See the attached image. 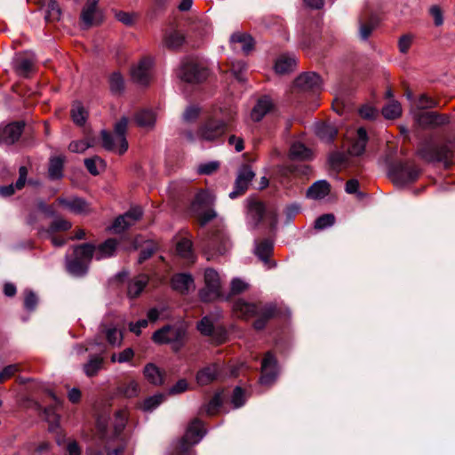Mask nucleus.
Listing matches in <instances>:
<instances>
[{
	"instance_id": "f257e3e1",
	"label": "nucleus",
	"mask_w": 455,
	"mask_h": 455,
	"mask_svg": "<svg viewBox=\"0 0 455 455\" xmlns=\"http://www.w3.org/2000/svg\"><path fill=\"white\" fill-rule=\"evenodd\" d=\"M417 155L425 162L442 163L448 168L452 164L455 156V137L446 140L443 144H438L432 139L425 140L419 144Z\"/></svg>"
},
{
	"instance_id": "f03ea898",
	"label": "nucleus",
	"mask_w": 455,
	"mask_h": 455,
	"mask_svg": "<svg viewBox=\"0 0 455 455\" xmlns=\"http://www.w3.org/2000/svg\"><path fill=\"white\" fill-rule=\"evenodd\" d=\"M215 199V196L209 190H201L196 195L193 208L196 211L204 210L199 213V222L202 227L217 217L216 212L210 208L213 205Z\"/></svg>"
},
{
	"instance_id": "7ed1b4c3",
	"label": "nucleus",
	"mask_w": 455,
	"mask_h": 455,
	"mask_svg": "<svg viewBox=\"0 0 455 455\" xmlns=\"http://www.w3.org/2000/svg\"><path fill=\"white\" fill-rule=\"evenodd\" d=\"M226 130L227 123L225 121L209 119L200 126L197 136L204 141H216L224 135Z\"/></svg>"
},
{
	"instance_id": "20e7f679",
	"label": "nucleus",
	"mask_w": 455,
	"mask_h": 455,
	"mask_svg": "<svg viewBox=\"0 0 455 455\" xmlns=\"http://www.w3.org/2000/svg\"><path fill=\"white\" fill-rule=\"evenodd\" d=\"M209 75V71L204 66L193 61L186 60L182 63L179 76L187 83H201L205 80Z\"/></svg>"
},
{
	"instance_id": "39448f33",
	"label": "nucleus",
	"mask_w": 455,
	"mask_h": 455,
	"mask_svg": "<svg viewBox=\"0 0 455 455\" xmlns=\"http://www.w3.org/2000/svg\"><path fill=\"white\" fill-rule=\"evenodd\" d=\"M419 170L400 163L391 167L390 175L397 186H403L415 181L419 177Z\"/></svg>"
},
{
	"instance_id": "423d86ee",
	"label": "nucleus",
	"mask_w": 455,
	"mask_h": 455,
	"mask_svg": "<svg viewBox=\"0 0 455 455\" xmlns=\"http://www.w3.org/2000/svg\"><path fill=\"white\" fill-rule=\"evenodd\" d=\"M254 177L255 173L251 168L249 165H243L238 170L234 189L229 193L228 196L231 199H235L243 195L248 189Z\"/></svg>"
},
{
	"instance_id": "0eeeda50",
	"label": "nucleus",
	"mask_w": 455,
	"mask_h": 455,
	"mask_svg": "<svg viewBox=\"0 0 455 455\" xmlns=\"http://www.w3.org/2000/svg\"><path fill=\"white\" fill-rule=\"evenodd\" d=\"M153 59L150 57L143 58L136 66L132 68V77L133 81L140 85L146 86L151 79V68L153 67Z\"/></svg>"
},
{
	"instance_id": "6e6552de",
	"label": "nucleus",
	"mask_w": 455,
	"mask_h": 455,
	"mask_svg": "<svg viewBox=\"0 0 455 455\" xmlns=\"http://www.w3.org/2000/svg\"><path fill=\"white\" fill-rule=\"evenodd\" d=\"M99 0H88L81 12V20L84 28L99 25L102 20V15L98 9Z\"/></svg>"
},
{
	"instance_id": "1a4fd4ad",
	"label": "nucleus",
	"mask_w": 455,
	"mask_h": 455,
	"mask_svg": "<svg viewBox=\"0 0 455 455\" xmlns=\"http://www.w3.org/2000/svg\"><path fill=\"white\" fill-rule=\"evenodd\" d=\"M56 203L63 206L70 212L77 215L87 214L91 211L88 203L84 199L77 196H60L57 198Z\"/></svg>"
},
{
	"instance_id": "9d476101",
	"label": "nucleus",
	"mask_w": 455,
	"mask_h": 455,
	"mask_svg": "<svg viewBox=\"0 0 455 455\" xmlns=\"http://www.w3.org/2000/svg\"><path fill=\"white\" fill-rule=\"evenodd\" d=\"M294 84L303 91H318L323 86V81L317 73L305 72L295 79Z\"/></svg>"
},
{
	"instance_id": "9b49d317",
	"label": "nucleus",
	"mask_w": 455,
	"mask_h": 455,
	"mask_svg": "<svg viewBox=\"0 0 455 455\" xmlns=\"http://www.w3.org/2000/svg\"><path fill=\"white\" fill-rule=\"evenodd\" d=\"M266 212V207L260 201L255 199L247 200V221L251 227L256 228L262 220Z\"/></svg>"
},
{
	"instance_id": "f8f14e48",
	"label": "nucleus",
	"mask_w": 455,
	"mask_h": 455,
	"mask_svg": "<svg viewBox=\"0 0 455 455\" xmlns=\"http://www.w3.org/2000/svg\"><path fill=\"white\" fill-rule=\"evenodd\" d=\"M35 58L32 55L19 54L13 59V68L18 75L28 76L34 69Z\"/></svg>"
},
{
	"instance_id": "ddd939ff",
	"label": "nucleus",
	"mask_w": 455,
	"mask_h": 455,
	"mask_svg": "<svg viewBox=\"0 0 455 455\" xmlns=\"http://www.w3.org/2000/svg\"><path fill=\"white\" fill-rule=\"evenodd\" d=\"M23 127L24 125L21 123H12L2 127L3 144H14L20 139Z\"/></svg>"
},
{
	"instance_id": "4468645a",
	"label": "nucleus",
	"mask_w": 455,
	"mask_h": 455,
	"mask_svg": "<svg viewBox=\"0 0 455 455\" xmlns=\"http://www.w3.org/2000/svg\"><path fill=\"white\" fill-rule=\"evenodd\" d=\"M274 108L272 100L268 96H263L258 100L253 107L251 116L255 122L260 121Z\"/></svg>"
},
{
	"instance_id": "2eb2a0df",
	"label": "nucleus",
	"mask_w": 455,
	"mask_h": 455,
	"mask_svg": "<svg viewBox=\"0 0 455 455\" xmlns=\"http://www.w3.org/2000/svg\"><path fill=\"white\" fill-rule=\"evenodd\" d=\"M230 43L235 50H237V48L240 47L244 54L251 52L254 46L252 37L244 33L233 34L230 37Z\"/></svg>"
},
{
	"instance_id": "dca6fc26",
	"label": "nucleus",
	"mask_w": 455,
	"mask_h": 455,
	"mask_svg": "<svg viewBox=\"0 0 455 455\" xmlns=\"http://www.w3.org/2000/svg\"><path fill=\"white\" fill-rule=\"evenodd\" d=\"M128 126V118L122 117L115 125L114 132L116 135V140L118 143H120L118 154H124L128 148V142L125 138V133Z\"/></svg>"
},
{
	"instance_id": "f3484780",
	"label": "nucleus",
	"mask_w": 455,
	"mask_h": 455,
	"mask_svg": "<svg viewBox=\"0 0 455 455\" xmlns=\"http://www.w3.org/2000/svg\"><path fill=\"white\" fill-rule=\"evenodd\" d=\"M367 141L368 136L366 130L360 127L357 130L356 139L351 143V146L348 148L349 155L355 156L363 155L365 150Z\"/></svg>"
},
{
	"instance_id": "a211bd4d",
	"label": "nucleus",
	"mask_w": 455,
	"mask_h": 455,
	"mask_svg": "<svg viewBox=\"0 0 455 455\" xmlns=\"http://www.w3.org/2000/svg\"><path fill=\"white\" fill-rule=\"evenodd\" d=\"M329 193L330 184L325 180H320L307 188V197L318 200L325 197Z\"/></svg>"
},
{
	"instance_id": "6ab92c4d",
	"label": "nucleus",
	"mask_w": 455,
	"mask_h": 455,
	"mask_svg": "<svg viewBox=\"0 0 455 455\" xmlns=\"http://www.w3.org/2000/svg\"><path fill=\"white\" fill-rule=\"evenodd\" d=\"M134 120L140 127L151 129L155 126L156 116L151 109H141L137 112Z\"/></svg>"
},
{
	"instance_id": "aec40b11",
	"label": "nucleus",
	"mask_w": 455,
	"mask_h": 455,
	"mask_svg": "<svg viewBox=\"0 0 455 455\" xmlns=\"http://www.w3.org/2000/svg\"><path fill=\"white\" fill-rule=\"evenodd\" d=\"M54 220L47 228H43L41 234L43 235H52L57 231H67L71 228L72 224L70 221L55 215Z\"/></svg>"
},
{
	"instance_id": "412c9836",
	"label": "nucleus",
	"mask_w": 455,
	"mask_h": 455,
	"mask_svg": "<svg viewBox=\"0 0 455 455\" xmlns=\"http://www.w3.org/2000/svg\"><path fill=\"white\" fill-rule=\"evenodd\" d=\"M43 8L45 15L44 19L48 22H55L60 20L61 10L55 0H44Z\"/></svg>"
},
{
	"instance_id": "4be33fe9",
	"label": "nucleus",
	"mask_w": 455,
	"mask_h": 455,
	"mask_svg": "<svg viewBox=\"0 0 455 455\" xmlns=\"http://www.w3.org/2000/svg\"><path fill=\"white\" fill-rule=\"evenodd\" d=\"M64 159L60 156L50 158L48 177L51 180H58L63 177Z\"/></svg>"
},
{
	"instance_id": "5701e85b",
	"label": "nucleus",
	"mask_w": 455,
	"mask_h": 455,
	"mask_svg": "<svg viewBox=\"0 0 455 455\" xmlns=\"http://www.w3.org/2000/svg\"><path fill=\"white\" fill-rule=\"evenodd\" d=\"M296 67V59L294 56L282 55L275 64V70L278 74H286L292 71Z\"/></svg>"
},
{
	"instance_id": "b1692460",
	"label": "nucleus",
	"mask_w": 455,
	"mask_h": 455,
	"mask_svg": "<svg viewBox=\"0 0 455 455\" xmlns=\"http://www.w3.org/2000/svg\"><path fill=\"white\" fill-rule=\"evenodd\" d=\"M290 157L294 160H310L312 152L304 144L296 141L291 146Z\"/></svg>"
},
{
	"instance_id": "393cba45",
	"label": "nucleus",
	"mask_w": 455,
	"mask_h": 455,
	"mask_svg": "<svg viewBox=\"0 0 455 455\" xmlns=\"http://www.w3.org/2000/svg\"><path fill=\"white\" fill-rule=\"evenodd\" d=\"M87 116V111L85 110L82 103L79 101L75 102L71 108V117L73 122L76 124L82 126L85 124Z\"/></svg>"
},
{
	"instance_id": "a878e982",
	"label": "nucleus",
	"mask_w": 455,
	"mask_h": 455,
	"mask_svg": "<svg viewBox=\"0 0 455 455\" xmlns=\"http://www.w3.org/2000/svg\"><path fill=\"white\" fill-rule=\"evenodd\" d=\"M185 42L184 35L177 30L170 31L165 35L164 44L170 49H177Z\"/></svg>"
},
{
	"instance_id": "bb28decb",
	"label": "nucleus",
	"mask_w": 455,
	"mask_h": 455,
	"mask_svg": "<svg viewBox=\"0 0 455 455\" xmlns=\"http://www.w3.org/2000/svg\"><path fill=\"white\" fill-rule=\"evenodd\" d=\"M337 132V129L331 124H321L315 127L316 135L327 142L331 141L336 137Z\"/></svg>"
},
{
	"instance_id": "cd10ccee",
	"label": "nucleus",
	"mask_w": 455,
	"mask_h": 455,
	"mask_svg": "<svg viewBox=\"0 0 455 455\" xmlns=\"http://www.w3.org/2000/svg\"><path fill=\"white\" fill-rule=\"evenodd\" d=\"M413 118L419 126L422 128L434 127V112H413Z\"/></svg>"
},
{
	"instance_id": "c85d7f7f",
	"label": "nucleus",
	"mask_w": 455,
	"mask_h": 455,
	"mask_svg": "<svg viewBox=\"0 0 455 455\" xmlns=\"http://www.w3.org/2000/svg\"><path fill=\"white\" fill-rule=\"evenodd\" d=\"M402 114L401 104L392 100L387 105L382 108V115L386 119H395Z\"/></svg>"
},
{
	"instance_id": "c756f323",
	"label": "nucleus",
	"mask_w": 455,
	"mask_h": 455,
	"mask_svg": "<svg viewBox=\"0 0 455 455\" xmlns=\"http://www.w3.org/2000/svg\"><path fill=\"white\" fill-rule=\"evenodd\" d=\"M109 88L113 94L119 95L124 90V79L119 72H114L109 76Z\"/></svg>"
},
{
	"instance_id": "7c9ffc66",
	"label": "nucleus",
	"mask_w": 455,
	"mask_h": 455,
	"mask_svg": "<svg viewBox=\"0 0 455 455\" xmlns=\"http://www.w3.org/2000/svg\"><path fill=\"white\" fill-rule=\"evenodd\" d=\"M102 146L108 151H115L118 153L120 143L116 140V135L113 136L111 133L103 130L101 132Z\"/></svg>"
},
{
	"instance_id": "2f4dec72",
	"label": "nucleus",
	"mask_w": 455,
	"mask_h": 455,
	"mask_svg": "<svg viewBox=\"0 0 455 455\" xmlns=\"http://www.w3.org/2000/svg\"><path fill=\"white\" fill-rule=\"evenodd\" d=\"M335 222L333 214L328 213L318 217L315 221V228L323 230L331 227Z\"/></svg>"
},
{
	"instance_id": "473e14b6",
	"label": "nucleus",
	"mask_w": 455,
	"mask_h": 455,
	"mask_svg": "<svg viewBox=\"0 0 455 455\" xmlns=\"http://www.w3.org/2000/svg\"><path fill=\"white\" fill-rule=\"evenodd\" d=\"M92 146L93 141L90 139H86L83 140L72 141L68 146V149L73 153H83Z\"/></svg>"
},
{
	"instance_id": "72a5a7b5",
	"label": "nucleus",
	"mask_w": 455,
	"mask_h": 455,
	"mask_svg": "<svg viewBox=\"0 0 455 455\" xmlns=\"http://www.w3.org/2000/svg\"><path fill=\"white\" fill-rule=\"evenodd\" d=\"M200 112L201 108L198 106L190 105L185 109L182 119L186 123H193L198 118Z\"/></svg>"
},
{
	"instance_id": "f704fd0d",
	"label": "nucleus",
	"mask_w": 455,
	"mask_h": 455,
	"mask_svg": "<svg viewBox=\"0 0 455 455\" xmlns=\"http://www.w3.org/2000/svg\"><path fill=\"white\" fill-rule=\"evenodd\" d=\"M246 70V64L243 60H234L231 63V72L238 81L244 80V71Z\"/></svg>"
},
{
	"instance_id": "c9c22d12",
	"label": "nucleus",
	"mask_w": 455,
	"mask_h": 455,
	"mask_svg": "<svg viewBox=\"0 0 455 455\" xmlns=\"http://www.w3.org/2000/svg\"><path fill=\"white\" fill-rule=\"evenodd\" d=\"M438 106L437 101L427 94H421L418 100L417 108L418 111L421 109L433 108Z\"/></svg>"
},
{
	"instance_id": "e433bc0d",
	"label": "nucleus",
	"mask_w": 455,
	"mask_h": 455,
	"mask_svg": "<svg viewBox=\"0 0 455 455\" xmlns=\"http://www.w3.org/2000/svg\"><path fill=\"white\" fill-rule=\"evenodd\" d=\"M98 164H103V161L99 156H94V157H92V158L84 159V165H85L87 171L92 175H94V176L98 175L100 173V171H99V169L97 167Z\"/></svg>"
},
{
	"instance_id": "4c0bfd02",
	"label": "nucleus",
	"mask_w": 455,
	"mask_h": 455,
	"mask_svg": "<svg viewBox=\"0 0 455 455\" xmlns=\"http://www.w3.org/2000/svg\"><path fill=\"white\" fill-rule=\"evenodd\" d=\"M132 226V222L130 220H128L126 219V217L124 215H121L119 217H117L111 228L116 232V233H121L123 231H124L126 228H128L129 227Z\"/></svg>"
},
{
	"instance_id": "58836bf2",
	"label": "nucleus",
	"mask_w": 455,
	"mask_h": 455,
	"mask_svg": "<svg viewBox=\"0 0 455 455\" xmlns=\"http://www.w3.org/2000/svg\"><path fill=\"white\" fill-rule=\"evenodd\" d=\"M142 209L140 206H134L132 207L127 212H125L124 216L128 220L132 222V225H133L142 217Z\"/></svg>"
},
{
	"instance_id": "ea45409f",
	"label": "nucleus",
	"mask_w": 455,
	"mask_h": 455,
	"mask_svg": "<svg viewBox=\"0 0 455 455\" xmlns=\"http://www.w3.org/2000/svg\"><path fill=\"white\" fill-rule=\"evenodd\" d=\"M300 205L297 203L287 205L284 209L287 222L292 221L294 217L300 212Z\"/></svg>"
},
{
	"instance_id": "a19ab883",
	"label": "nucleus",
	"mask_w": 455,
	"mask_h": 455,
	"mask_svg": "<svg viewBox=\"0 0 455 455\" xmlns=\"http://www.w3.org/2000/svg\"><path fill=\"white\" fill-rule=\"evenodd\" d=\"M412 43V36L406 34L400 37L398 41L399 51L402 53H406L410 49Z\"/></svg>"
},
{
	"instance_id": "79ce46f5",
	"label": "nucleus",
	"mask_w": 455,
	"mask_h": 455,
	"mask_svg": "<svg viewBox=\"0 0 455 455\" xmlns=\"http://www.w3.org/2000/svg\"><path fill=\"white\" fill-rule=\"evenodd\" d=\"M219 168V163L216 161L208 162L203 164H200L198 167V172L201 174H212Z\"/></svg>"
},
{
	"instance_id": "37998d69",
	"label": "nucleus",
	"mask_w": 455,
	"mask_h": 455,
	"mask_svg": "<svg viewBox=\"0 0 455 455\" xmlns=\"http://www.w3.org/2000/svg\"><path fill=\"white\" fill-rule=\"evenodd\" d=\"M374 26H375V24L372 20H371L369 23L361 22L360 29H359L360 37L363 40H367L369 38L370 35L371 34V32L374 28Z\"/></svg>"
},
{
	"instance_id": "c03bdc74",
	"label": "nucleus",
	"mask_w": 455,
	"mask_h": 455,
	"mask_svg": "<svg viewBox=\"0 0 455 455\" xmlns=\"http://www.w3.org/2000/svg\"><path fill=\"white\" fill-rule=\"evenodd\" d=\"M27 177H28V169L27 167L25 166H20V169H19V179L18 180L16 181L14 185V188L18 190L21 189L25 183H26V180H27Z\"/></svg>"
},
{
	"instance_id": "a18cd8bd",
	"label": "nucleus",
	"mask_w": 455,
	"mask_h": 455,
	"mask_svg": "<svg viewBox=\"0 0 455 455\" xmlns=\"http://www.w3.org/2000/svg\"><path fill=\"white\" fill-rule=\"evenodd\" d=\"M360 116L368 120L374 119L377 116V111L371 106H363L359 110Z\"/></svg>"
},
{
	"instance_id": "49530a36",
	"label": "nucleus",
	"mask_w": 455,
	"mask_h": 455,
	"mask_svg": "<svg viewBox=\"0 0 455 455\" xmlns=\"http://www.w3.org/2000/svg\"><path fill=\"white\" fill-rule=\"evenodd\" d=\"M430 14L434 18L435 26H441L443 23V13L441 9L437 5H434L430 8Z\"/></svg>"
},
{
	"instance_id": "de8ad7c7",
	"label": "nucleus",
	"mask_w": 455,
	"mask_h": 455,
	"mask_svg": "<svg viewBox=\"0 0 455 455\" xmlns=\"http://www.w3.org/2000/svg\"><path fill=\"white\" fill-rule=\"evenodd\" d=\"M37 208L43 212L47 217H55L56 211L53 206L47 205L44 201H39L37 203Z\"/></svg>"
},
{
	"instance_id": "09e8293b",
	"label": "nucleus",
	"mask_w": 455,
	"mask_h": 455,
	"mask_svg": "<svg viewBox=\"0 0 455 455\" xmlns=\"http://www.w3.org/2000/svg\"><path fill=\"white\" fill-rule=\"evenodd\" d=\"M450 123V116L434 112V127L442 126Z\"/></svg>"
},
{
	"instance_id": "8fccbe9b",
	"label": "nucleus",
	"mask_w": 455,
	"mask_h": 455,
	"mask_svg": "<svg viewBox=\"0 0 455 455\" xmlns=\"http://www.w3.org/2000/svg\"><path fill=\"white\" fill-rule=\"evenodd\" d=\"M359 182L355 179L349 180L346 183L345 190L347 194L358 193Z\"/></svg>"
},
{
	"instance_id": "3c124183",
	"label": "nucleus",
	"mask_w": 455,
	"mask_h": 455,
	"mask_svg": "<svg viewBox=\"0 0 455 455\" xmlns=\"http://www.w3.org/2000/svg\"><path fill=\"white\" fill-rule=\"evenodd\" d=\"M116 18L118 21L125 24L131 25L132 23V17L130 13L125 12H118L116 13Z\"/></svg>"
},
{
	"instance_id": "603ef678",
	"label": "nucleus",
	"mask_w": 455,
	"mask_h": 455,
	"mask_svg": "<svg viewBox=\"0 0 455 455\" xmlns=\"http://www.w3.org/2000/svg\"><path fill=\"white\" fill-rule=\"evenodd\" d=\"M228 142L230 145L235 146V149L236 152H241L243 149V140L241 138L235 136H230L228 139Z\"/></svg>"
},
{
	"instance_id": "864d4df0",
	"label": "nucleus",
	"mask_w": 455,
	"mask_h": 455,
	"mask_svg": "<svg viewBox=\"0 0 455 455\" xmlns=\"http://www.w3.org/2000/svg\"><path fill=\"white\" fill-rule=\"evenodd\" d=\"M16 188L13 184H10L8 186L0 187V196L4 197L10 196L14 194Z\"/></svg>"
},
{
	"instance_id": "5fc2aeb1",
	"label": "nucleus",
	"mask_w": 455,
	"mask_h": 455,
	"mask_svg": "<svg viewBox=\"0 0 455 455\" xmlns=\"http://www.w3.org/2000/svg\"><path fill=\"white\" fill-rule=\"evenodd\" d=\"M345 161V156L341 153H333L330 156V162L331 164H342Z\"/></svg>"
},
{
	"instance_id": "6e6d98bb",
	"label": "nucleus",
	"mask_w": 455,
	"mask_h": 455,
	"mask_svg": "<svg viewBox=\"0 0 455 455\" xmlns=\"http://www.w3.org/2000/svg\"><path fill=\"white\" fill-rule=\"evenodd\" d=\"M305 4L312 9H321L323 6L324 0H304Z\"/></svg>"
},
{
	"instance_id": "4d7b16f0",
	"label": "nucleus",
	"mask_w": 455,
	"mask_h": 455,
	"mask_svg": "<svg viewBox=\"0 0 455 455\" xmlns=\"http://www.w3.org/2000/svg\"><path fill=\"white\" fill-rule=\"evenodd\" d=\"M193 0H182L179 4V10L181 12H187L191 9Z\"/></svg>"
},
{
	"instance_id": "13d9d810",
	"label": "nucleus",
	"mask_w": 455,
	"mask_h": 455,
	"mask_svg": "<svg viewBox=\"0 0 455 455\" xmlns=\"http://www.w3.org/2000/svg\"><path fill=\"white\" fill-rule=\"evenodd\" d=\"M85 237V232L84 229H78L75 235L73 236V239L82 240Z\"/></svg>"
},
{
	"instance_id": "bf43d9fd",
	"label": "nucleus",
	"mask_w": 455,
	"mask_h": 455,
	"mask_svg": "<svg viewBox=\"0 0 455 455\" xmlns=\"http://www.w3.org/2000/svg\"><path fill=\"white\" fill-rule=\"evenodd\" d=\"M185 137L187 138L188 140L189 141H194L195 140V137H194V134L191 131H188L186 132L185 133Z\"/></svg>"
},
{
	"instance_id": "052dcab7",
	"label": "nucleus",
	"mask_w": 455,
	"mask_h": 455,
	"mask_svg": "<svg viewBox=\"0 0 455 455\" xmlns=\"http://www.w3.org/2000/svg\"><path fill=\"white\" fill-rule=\"evenodd\" d=\"M271 225L273 227H275L277 223V217H276V213L275 212H271Z\"/></svg>"
},
{
	"instance_id": "680f3d73",
	"label": "nucleus",
	"mask_w": 455,
	"mask_h": 455,
	"mask_svg": "<svg viewBox=\"0 0 455 455\" xmlns=\"http://www.w3.org/2000/svg\"><path fill=\"white\" fill-rule=\"evenodd\" d=\"M268 185V180L266 177H262L261 178V180H260V188H264L266 187H267Z\"/></svg>"
},
{
	"instance_id": "e2e57ef3",
	"label": "nucleus",
	"mask_w": 455,
	"mask_h": 455,
	"mask_svg": "<svg viewBox=\"0 0 455 455\" xmlns=\"http://www.w3.org/2000/svg\"><path fill=\"white\" fill-rule=\"evenodd\" d=\"M36 221V217L33 214H30L28 218V223L33 224Z\"/></svg>"
},
{
	"instance_id": "0e129e2a",
	"label": "nucleus",
	"mask_w": 455,
	"mask_h": 455,
	"mask_svg": "<svg viewBox=\"0 0 455 455\" xmlns=\"http://www.w3.org/2000/svg\"><path fill=\"white\" fill-rule=\"evenodd\" d=\"M386 97L387 98H389V99H392L394 97V94H393V92L391 89H388L387 90L386 92Z\"/></svg>"
},
{
	"instance_id": "69168bd1",
	"label": "nucleus",
	"mask_w": 455,
	"mask_h": 455,
	"mask_svg": "<svg viewBox=\"0 0 455 455\" xmlns=\"http://www.w3.org/2000/svg\"><path fill=\"white\" fill-rule=\"evenodd\" d=\"M28 183H29V184H31V185H33V186H38V185H40V182H39V181H37V180H30L28 181Z\"/></svg>"
},
{
	"instance_id": "338daca9",
	"label": "nucleus",
	"mask_w": 455,
	"mask_h": 455,
	"mask_svg": "<svg viewBox=\"0 0 455 455\" xmlns=\"http://www.w3.org/2000/svg\"><path fill=\"white\" fill-rule=\"evenodd\" d=\"M3 144V139H2V127H0V145Z\"/></svg>"
},
{
	"instance_id": "774afa93",
	"label": "nucleus",
	"mask_w": 455,
	"mask_h": 455,
	"mask_svg": "<svg viewBox=\"0 0 455 455\" xmlns=\"http://www.w3.org/2000/svg\"><path fill=\"white\" fill-rule=\"evenodd\" d=\"M407 97H408L409 99H411V93H408V94H407Z\"/></svg>"
}]
</instances>
